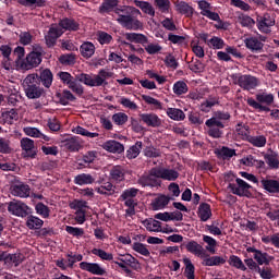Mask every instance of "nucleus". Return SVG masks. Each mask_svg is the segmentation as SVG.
<instances>
[{"instance_id":"1","label":"nucleus","mask_w":279,"mask_h":279,"mask_svg":"<svg viewBox=\"0 0 279 279\" xmlns=\"http://www.w3.org/2000/svg\"><path fill=\"white\" fill-rule=\"evenodd\" d=\"M114 13L118 15L117 22L119 25L123 26L124 29L143 32V22L137 17L141 15V10L134 7L123 5L121 8H117Z\"/></svg>"},{"instance_id":"2","label":"nucleus","mask_w":279,"mask_h":279,"mask_svg":"<svg viewBox=\"0 0 279 279\" xmlns=\"http://www.w3.org/2000/svg\"><path fill=\"white\" fill-rule=\"evenodd\" d=\"M112 75H114V73L101 69L99 70L98 74L94 75V77L86 73L76 75V82H82V84H85V86H90L92 88L95 86H108L107 80H110Z\"/></svg>"},{"instance_id":"3","label":"nucleus","mask_w":279,"mask_h":279,"mask_svg":"<svg viewBox=\"0 0 279 279\" xmlns=\"http://www.w3.org/2000/svg\"><path fill=\"white\" fill-rule=\"evenodd\" d=\"M23 88L27 99L45 97V88L38 84V74H28L23 81Z\"/></svg>"},{"instance_id":"4","label":"nucleus","mask_w":279,"mask_h":279,"mask_svg":"<svg viewBox=\"0 0 279 279\" xmlns=\"http://www.w3.org/2000/svg\"><path fill=\"white\" fill-rule=\"evenodd\" d=\"M43 62V48L40 45L33 46V51H31L23 61L17 62L19 69L21 71H29L40 66Z\"/></svg>"},{"instance_id":"5","label":"nucleus","mask_w":279,"mask_h":279,"mask_svg":"<svg viewBox=\"0 0 279 279\" xmlns=\"http://www.w3.org/2000/svg\"><path fill=\"white\" fill-rule=\"evenodd\" d=\"M255 98H247L246 104L254 110H258V112H271V109L268 106L274 104V94L260 93L256 94Z\"/></svg>"},{"instance_id":"6","label":"nucleus","mask_w":279,"mask_h":279,"mask_svg":"<svg viewBox=\"0 0 279 279\" xmlns=\"http://www.w3.org/2000/svg\"><path fill=\"white\" fill-rule=\"evenodd\" d=\"M231 80L233 83L240 86L243 90H254L258 86V78L250 74H232Z\"/></svg>"},{"instance_id":"7","label":"nucleus","mask_w":279,"mask_h":279,"mask_svg":"<svg viewBox=\"0 0 279 279\" xmlns=\"http://www.w3.org/2000/svg\"><path fill=\"white\" fill-rule=\"evenodd\" d=\"M236 183H229L228 189L231 191L233 195H238V197H252V185L245 182L241 178L235 179Z\"/></svg>"},{"instance_id":"8","label":"nucleus","mask_w":279,"mask_h":279,"mask_svg":"<svg viewBox=\"0 0 279 279\" xmlns=\"http://www.w3.org/2000/svg\"><path fill=\"white\" fill-rule=\"evenodd\" d=\"M59 80L72 90V93H75V95H78L82 97L84 95V86L82 84L77 83V78L73 77L71 73L69 72H59L58 74Z\"/></svg>"},{"instance_id":"9","label":"nucleus","mask_w":279,"mask_h":279,"mask_svg":"<svg viewBox=\"0 0 279 279\" xmlns=\"http://www.w3.org/2000/svg\"><path fill=\"white\" fill-rule=\"evenodd\" d=\"M205 125L208 128L207 134L210 138H221L223 136V128L226 125L223 122L217 120V118L206 120Z\"/></svg>"},{"instance_id":"10","label":"nucleus","mask_w":279,"mask_h":279,"mask_svg":"<svg viewBox=\"0 0 279 279\" xmlns=\"http://www.w3.org/2000/svg\"><path fill=\"white\" fill-rule=\"evenodd\" d=\"M8 210L15 217H29L32 215V208L23 202H11L8 206Z\"/></svg>"},{"instance_id":"11","label":"nucleus","mask_w":279,"mask_h":279,"mask_svg":"<svg viewBox=\"0 0 279 279\" xmlns=\"http://www.w3.org/2000/svg\"><path fill=\"white\" fill-rule=\"evenodd\" d=\"M208 33H199L198 38L209 47V49H214L215 51L223 49L226 47V41L223 38L218 37V36H213L211 38L208 39Z\"/></svg>"},{"instance_id":"12","label":"nucleus","mask_w":279,"mask_h":279,"mask_svg":"<svg viewBox=\"0 0 279 279\" xmlns=\"http://www.w3.org/2000/svg\"><path fill=\"white\" fill-rule=\"evenodd\" d=\"M274 25H276V20L269 13L257 17V28L262 34H271L269 27H274Z\"/></svg>"},{"instance_id":"13","label":"nucleus","mask_w":279,"mask_h":279,"mask_svg":"<svg viewBox=\"0 0 279 279\" xmlns=\"http://www.w3.org/2000/svg\"><path fill=\"white\" fill-rule=\"evenodd\" d=\"M80 269H82L83 271H88L94 276H106V269H104L97 263L81 262Z\"/></svg>"},{"instance_id":"14","label":"nucleus","mask_w":279,"mask_h":279,"mask_svg":"<svg viewBox=\"0 0 279 279\" xmlns=\"http://www.w3.org/2000/svg\"><path fill=\"white\" fill-rule=\"evenodd\" d=\"M137 184H140L144 189L147 186L149 189H158L159 186H161L162 181H160V179L153 178L151 174H149L148 172L147 174H143L138 178Z\"/></svg>"},{"instance_id":"15","label":"nucleus","mask_w":279,"mask_h":279,"mask_svg":"<svg viewBox=\"0 0 279 279\" xmlns=\"http://www.w3.org/2000/svg\"><path fill=\"white\" fill-rule=\"evenodd\" d=\"M140 118L148 128H160L162 125V120L154 112L141 113Z\"/></svg>"},{"instance_id":"16","label":"nucleus","mask_w":279,"mask_h":279,"mask_svg":"<svg viewBox=\"0 0 279 279\" xmlns=\"http://www.w3.org/2000/svg\"><path fill=\"white\" fill-rule=\"evenodd\" d=\"M38 84L43 85L44 88H51L53 84V72L49 69H44L37 74Z\"/></svg>"},{"instance_id":"17","label":"nucleus","mask_w":279,"mask_h":279,"mask_svg":"<svg viewBox=\"0 0 279 279\" xmlns=\"http://www.w3.org/2000/svg\"><path fill=\"white\" fill-rule=\"evenodd\" d=\"M198 8L202 10V16H206L209 21H219V13L210 11V3L208 1H198Z\"/></svg>"},{"instance_id":"18","label":"nucleus","mask_w":279,"mask_h":279,"mask_svg":"<svg viewBox=\"0 0 279 279\" xmlns=\"http://www.w3.org/2000/svg\"><path fill=\"white\" fill-rule=\"evenodd\" d=\"M62 144L69 151H77L78 149H82V138H80V136L69 135L62 141Z\"/></svg>"},{"instance_id":"19","label":"nucleus","mask_w":279,"mask_h":279,"mask_svg":"<svg viewBox=\"0 0 279 279\" xmlns=\"http://www.w3.org/2000/svg\"><path fill=\"white\" fill-rule=\"evenodd\" d=\"M21 147L23 151L26 153L27 158H36V156H38V150L34 149V140L29 137H23L21 140Z\"/></svg>"},{"instance_id":"20","label":"nucleus","mask_w":279,"mask_h":279,"mask_svg":"<svg viewBox=\"0 0 279 279\" xmlns=\"http://www.w3.org/2000/svg\"><path fill=\"white\" fill-rule=\"evenodd\" d=\"M260 184L264 191L271 195H279V181L276 179H262Z\"/></svg>"},{"instance_id":"21","label":"nucleus","mask_w":279,"mask_h":279,"mask_svg":"<svg viewBox=\"0 0 279 279\" xmlns=\"http://www.w3.org/2000/svg\"><path fill=\"white\" fill-rule=\"evenodd\" d=\"M102 149L109 151L110 154H123L125 151V147L120 142L114 140H109L102 144Z\"/></svg>"},{"instance_id":"22","label":"nucleus","mask_w":279,"mask_h":279,"mask_svg":"<svg viewBox=\"0 0 279 279\" xmlns=\"http://www.w3.org/2000/svg\"><path fill=\"white\" fill-rule=\"evenodd\" d=\"M173 199L171 196L165 194H159L155 199H153L150 206L153 210H162L169 206V202Z\"/></svg>"},{"instance_id":"23","label":"nucleus","mask_w":279,"mask_h":279,"mask_svg":"<svg viewBox=\"0 0 279 279\" xmlns=\"http://www.w3.org/2000/svg\"><path fill=\"white\" fill-rule=\"evenodd\" d=\"M145 226L148 232H162L163 234H171L172 232H175L173 229H162V222L158 220H146Z\"/></svg>"},{"instance_id":"24","label":"nucleus","mask_w":279,"mask_h":279,"mask_svg":"<svg viewBox=\"0 0 279 279\" xmlns=\"http://www.w3.org/2000/svg\"><path fill=\"white\" fill-rule=\"evenodd\" d=\"M124 38L128 43H135L136 45H142V47H145L149 43L147 36L141 33H125Z\"/></svg>"},{"instance_id":"25","label":"nucleus","mask_w":279,"mask_h":279,"mask_svg":"<svg viewBox=\"0 0 279 279\" xmlns=\"http://www.w3.org/2000/svg\"><path fill=\"white\" fill-rule=\"evenodd\" d=\"M197 216L201 221H208L213 217V209L210 208V204L201 203L197 209Z\"/></svg>"},{"instance_id":"26","label":"nucleus","mask_w":279,"mask_h":279,"mask_svg":"<svg viewBox=\"0 0 279 279\" xmlns=\"http://www.w3.org/2000/svg\"><path fill=\"white\" fill-rule=\"evenodd\" d=\"M182 247H185L186 252L194 254V256H202V254H204V246H202V244L197 243L195 240L183 243Z\"/></svg>"},{"instance_id":"27","label":"nucleus","mask_w":279,"mask_h":279,"mask_svg":"<svg viewBox=\"0 0 279 279\" xmlns=\"http://www.w3.org/2000/svg\"><path fill=\"white\" fill-rule=\"evenodd\" d=\"M112 182H123L125 180V168L123 166H113L110 170Z\"/></svg>"},{"instance_id":"28","label":"nucleus","mask_w":279,"mask_h":279,"mask_svg":"<svg viewBox=\"0 0 279 279\" xmlns=\"http://www.w3.org/2000/svg\"><path fill=\"white\" fill-rule=\"evenodd\" d=\"M74 184L77 186H86L88 184H95V177L90 173H81L74 177Z\"/></svg>"},{"instance_id":"29","label":"nucleus","mask_w":279,"mask_h":279,"mask_svg":"<svg viewBox=\"0 0 279 279\" xmlns=\"http://www.w3.org/2000/svg\"><path fill=\"white\" fill-rule=\"evenodd\" d=\"M134 5L140 8L144 14H148V16H156V9L148 1L134 0Z\"/></svg>"},{"instance_id":"30","label":"nucleus","mask_w":279,"mask_h":279,"mask_svg":"<svg viewBox=\"0 0 279 279\" xmlns=\"http://www.w3.org/2000/svg\"><path fill=\"white\" fill-rule=\"evenodd\" d=\"M31 191L32 190L29 189V185H27V184H17V185H13V187L11 190V193L15 197H29Z\"/></svg>"},{"instance_id":"31","label":"nucleus","mask_w":279,"mask_h":279,"mask_svg":"<svg viewBox=\"0 0 279 279\" xmlns=\"http://www.w3.org/2000/svg\"><path fill=\"white\" fill-rule=\"evenodd\" d=\"M81 56L88 60L95 56V44L90 41H84L80 47Z\"/></svg>"},{"instance_id":"32","label":"nucleus","mask_w":279,"mask_h":279,"mask_svg":"<svg viewBox=\"0 0 279 279\" xmlns=\"http://www.w3.org/2000/svg\"><path fill=\"white\" fill-rule=\"evenodd\" d=\"M56 97L59 99L61 106H69V101H75V99H77L69 89H63L62 93H57Z\"/></svg>"},{"instance_id":"33","label":"nucleus","mask_w":279,"mask_h":279,"mask_svg":"<svg viewBox=\"0 0 279 279\" xmlns=\"http://www.w3.org/2000/svg\"><path fill=\"white\" fill-rule=\"evenodd\" d=\"M217 158H222V160H230L236 156V149L230 148L228 146H222L220 149L215 151Z\"/></svg>"},{"instance_id":"34","label":"nucleus","mask_w":279,"mask_h":279,"mask_svg":"<svg viewBox=\"0 0 279 279\" xmlns=\"http://www.w3.org/2000/svg\"><path fill=\"white\" fill-rule=\"evenodd\" d=\"M59 25L62 29H66L68 32H77V29H80V23L69 17L61 20Z\"/></svg>"},{"instance_id":"35","label":"nucleus","mask_w":279,"mask_h":279,"mask_svg":"<svg viewBox=\"0 0 279 279\" xmlns=\"http://www.w3.org/2000/svg\"><path fill=\"white\" fill-rule=\"evenodd\" d=\"M264 160L266 165H268V169H279V159H278V153L271 151L270 154L264 155Z\"/></svg>"},{"instance_id":"36","label":"nucleus","mask_w":279,"mask_h":279,"mask_svg":"<svg viewBox=\"0 0 279 279\" xmlns=\"http://www.w3.org/2000/svg\"><path fill=\"white\" fill-rule=\"evenodd\" d=\"M246 49L251 51H262L265 45L256 37H248L244 40Z\"/></svg>"},{"instance_id":"37","label":"nucleus","mask_w":279,"mask_h":279,"mask_svg":"<svg viewBox=\"0 0 279 279\" xmlns=\"http://www.w3.org/2000/svg\"><path fill=\"white\" fill-rule=\"evenodd\" d=\"M175 8L177 12H179L180 14H184V16H186L187 19H191L195 12V9H193V7L184 1L177 3Z\"/></svg>"},{"instance_id":"38","label":"nucleus","mask_w":279,"mask_h":279,"mask_svg":"<svg viewBox=\"0 0 279 279\" xmlns=\"http://www.w3.org/2000/svg\"><path fill=\"white\" fill-rule=\"evenodd\" d=\"M45 221H43V219L33 216V215H28L27 216V220H26V227L28 230H40V228H43Z\"/></svg>"},{"instance_id":"39","label":"nucleus","mask_w":279,"mask_h":279,"mask_svg":"<svg viewBox=\"0 0 279 279\" xmlns=\"http://www.w3.org/2000/svg\"><path fill=\"white\" fill-rule=\"evenodd\" d=\"M96 192L99 195H105L106 197H110L114 195L117 191L114 190V185L111 182H105L99 187L96 189Z\"/></svg>"},{"instance_id":"40","label":"nucleus","mask_w":279,"mask_h":279,"mask_svg":"<svg viewBox=\"0 0 279 279\" xmlns=\"http://www.w3.org/2000/svg\"><path fill=\"white\" fill-rule=\"evenodd\" d=\"M166 114L169 119H172V121H184V119H186L184 111L179 108H168Z\"/></svg>"},{"instance_id":"41","label":"nucleus","mask_w":279,"mask_h":279,"mask_svg":"<svg viewBox=\"0 0 279 279\" xmlns=\"http://www.w3.org/2000/svg\"><path fill=\"white\" fill-rule=\"evenodd\" d=\"M202 264L204 267H219V265H226V258L222 256L206 257Z\"/></svg>"},{"instance_id":"42","label":"nucleus","mask_w":279,"mask_h":279,"mask_svg":"<svg viewBox=\"0 0 279 279\" xmlns=\"http://www.w3.org/2000/svg\"><path fill=\"white\" fill-rule=\"evenodd\" d=\"M120 263H124L126 267H131L132 269H138V259L132 256V254L122 255L121 257L117 258Z\"/></svg>"},{"instance_id":"43","label":"nucleus","mask_w":279,"mask_h":279,"mask_svg":"<svg viewBox=\"0 0 279 279\" xmlns=\"http://www.w3.org/2000/svg\"><path fill=\"white\" fill-rule=\"evenodd\" d=\"M4 264L9 267H19L21 263H23V259L21 258V254H7L4 253Z\"/></svg>"},{"instance_id":"44","label":"nucleus","mask_w":279,"mask_h":279,"mask_svg":"<svg viewBox=\"0 0 279 279\" xmlns=\"http://www.w3.org/2000/svg\"><path fill=\"white\" fill-rule=\"evenodd\" d=\"M154 5L156 10L161 12V14H169L171 12V1L170 0H154Z\"/></svg>"},{"instance_id":"45","label":"nucleus","mask_w":279,"mask_h":279,"mask_svg":"<svg viewBox=\"0 0 279 279\" xmlns=\"http://www.w3.org/2000/svg\"><path fill=\"white\" fill-rule=\"evenodd\" d=\"M183 264L185 266L184 276L186 279H195V265L191 262V258L184 257Z\"/></svg>"},{"instance_id":"46","label":"nucleus","mask_w":279,"mask_h":279,"mask_svg":"<svg viewBox=\"0 0 279 279\" xmlns=\"http://www.w3.org/2000/svg\"><path fill=\"white\" fill-rule=\"evenodd\" d=\"M1 117L5 123L12 125L14 121H19V110L10 109L1 113Z\"/></svg>"},{"instance_id":"47","label":"nucleus","mask_w":279,"mask_h":279,"mask_svg":"<svg viewBox=\"0 0 279 279\" xmlns=\"http://www.w3.org/2000/svg\"><path fill=\"white\" fill-rule=\"evenodd\" d=\"M141 149H143V142H136L135 145L131 146L126 150V158H129V160L138 158V155L141 154Z\"/></svg>"},{"instance_id":"48","label":"nucleus","mask_w":279,"mask_h":279,"mask_svg":"<svg viewBox=\"0 0 279 279\" xmlns=\"http://www.w3.org/2000/svg\"><path fill=\"white\" fill-rule=\"evenodd\" d=\"M17 3L20 5H23L24 8H45L47 5L46 0H17Z\"/></svg>"},{"instance_id":"49","label":"nucleus","mask_w":279,"mask_h":279,"mask_svg":"<svg viewBox=\"0 0 279 279\" xmlns=\"http://www.w3.org/2000/svg\"><path fill=\"white\" fill-rule=\"evenodd\" d=\"M172 90L174 95L180 97V95H186L189 93V85L184 81H178L173 84Z\"/></svg>"},{"instance_id":"50","label":"nucleus","mask_w":279,"mask_h":279,"mask_svg":"<svg viewBox=\"0 0 279 279\" xmlns=\"http://www.w3.org/2000/svg\"><path fill=\"white\" fill-rule=\"evenodd\" d=\"M254 260H256L257 265H269L271 263V256L268 253L263 251L257 252V254L253 255Z\"/></svg>"},{"instance_id":"51","label":"nucleus","mask_w":279,"mask_h":279,"mask_svg":"<svg viewBox=\"0 0 279 279\" xmlns=\"http://www.w3.org/2000/svg\"><path fill=\"white\" fill-rule=\"evenodd\" d=\"M117 5H119V0H105L102 4L100 5L99 10L101 13L106 12H114L117 9Z\"/></svg>"},{"instance_id":"52","label":"nucleus","mask_w":279,"mask_h":279,"mask_svg":"<svg viewBox=\"0 0 279 279\" xmlns=\"http://www.w3.org/2000/svg\"><path fill=\"white\" fill-rule=\"evenodd\" d=\"M229 265H231V267H235V269H241V271H247V267H245L241 257L236 255H231L229 257Z\"/></svg>"},{"instance_id":"53","label":"nucleus","mask_w":279,"mask_h":279,"mask_svg":"<svg viewBox=\"0 0 279 279\" xmlns=\"http://www.w3.org/2000/svg\"><path fill=\"white\" fill-rule=\"evenodd\" d=\"M253 147H265L267 145V137L265 135L250 136L248 142Z\"/></svg>"},{"instance_id":"54","label":"nucleus","mask_w":279,"mask_h":279,"mask_svg":"<svg viewBox=\"0 0 279 279\" xmlns=\"http://www.w3.org/2000/svg\"><path fill=\"white\" fill-rule=\"evenodd\" d=\"M142 99L148 106H153L155 110H162V102H160V100L148 95H142Z\"/></svg>"},{"instance_id":"55","label":"nucleus","mask_w":279,"mask_h":279,"mask_svg":"<svg viewBox=\"0 0 279 279\" xmlns=\"http://www.w3.org/2000/svg\"><path fill=\"white\" fill-rule=\"evenodd\" d=\"M35 210L37 215H40L44 219H49V215L51 213V209L44 203H37L35 206Z\"/></svg>"},{"instance_id":"56","label":"nucleus","mask_w":279,"mask_h":279,"mask_svg":"<svg viewBox=\"0 0 279 279\" xmlns=\"http://www.w3.org/2000/svg\"><path fill=\"white\" fill-rule=\"evenodd\" d=\"M235 132H236L238 136H241L242 141L248 142L250 137L252 136V135H250V130L247 129V126H243V124H241V123H239L235 126Z\"/></svg>"},{"instance_id":"57","label":"nucleus","mask_w":279,"mask_h":279,"mask_svg":"<svg viewBox=\"0 0 279 279\" xmlns=\"http://www.w3.org/2000/svg\"><path fill=\"white\" fill-rule=\"evenodd\" d=\"M92 254H94V256H98V258H101V260H113L114 258L112 253H108L101 248H93Z\"/></svg>"},{"instance_id":"58","label":"nucleus","mask_w":279,"mask_h":279,"mask_svg":"<svg viewBox=\"0 0 279 279\" xmlns=\"http://www.w3.org/2000/svg\"><path fill=\"white\" fill-rule=\"evenodd\" d=\"M132 250H134V252H137V254H141L142 256H150L151 254L147 246L141 242H134L132 245Z\"/></svg>"},{"instance_id":"59","label":"nucleus","mask_w":279,"mask_h":279,"mask_svg":"<svg viewBox=\"0 0 279 279\" xmlns=\"http://www.w3.org/2000/svg\"><path fill=\"white\" fill-rule=\"evenodd\" d=\"M204 243H207L206 250L210 252V254H215V247H217V240H215L210 235H203Z\"/></svg>"},{"instance_id":"60","label":"nucleus","mask_w":279,"mask_h":279,"mask_svg":"<svg viewBox=\"0 0 279 279\" xmlns=\"http://www.w3.org/2000/svg\"><path fill=\"white\" fill-rule=\"evenodd\" d=\"M179 178H180L179 171H175L173 169L163 168V179L162 180H168L169 182H173Z\"/></svg>"},{"instance_id":"61","label":"nucleus","mask_w":279,"mask_h":279,"mask_svg":"<svg viewBox=\"0 0 279 279\" xmlns=\"http://www.w3.org/2000/svg\"><path fill=\"white\" fill-rule=\"evenodd\" d=\"M190 71L192 73H204L206 70V64L204 62L199 61V59H196L193 63L189 65Z\"/></svg>"},{"instance_id":"62","label":"nucleus","mask_w":279,"mask_h":279,"mask_svg":"<svg viewBox=\"0 0 279 279\" xmlns=\"http://www.w3.org/2000/svg\"><path fill=\"white\" fill-rule=\"evenodd\" d=\"M136 195H138V189L136 187L126 189L120 195V199H134Z\"/></svg>"},{"instance_id":"63","label":"nucleus","mask_w":279,"mask_h":279,"mask_svg":"<svg viewBox=\"0 0 279 279\" xmlns=\"http://www.w3.org/2000/svg\"><path fill=\"white\" fill-rule=\"evenodd\" d=\"M0 154H12V147L10 146V140L0 137Z\"/></svg>"},{"instance_id":"64","label":"nucleus","mask_w":279,"mask_h":279,"mask_svg":"<svg viewBox=\"0 0 279 279\" xmlns=\"http://www.w3.org/2000/svg\"><path fill=\"white\" fill-rule=\"evenodd\" d=\"M111 119L116 125H123L128 121L129 117L126 113L118 112L114 113Z\"/></svg>"}]
</instances>
